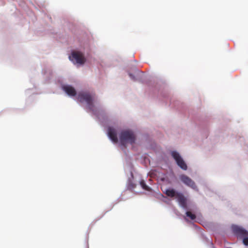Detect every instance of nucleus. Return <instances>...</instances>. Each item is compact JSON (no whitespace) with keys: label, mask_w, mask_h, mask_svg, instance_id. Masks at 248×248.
<instances>
[{"label":"nucleus","mask_w":248,"mask_h":248,"mask_svg":"<svg viewBox=\"0 0 248 248\" xmlns=\"http://www.w3.org/2000/svg\"><path fill=\"white\" fill-rule=\"evenodd\" d=\"M69 59L74 62H75L79 64H83L86 61L83 54L78 51L73 52L71 56H69Z\"/></svg>","instance_id":"obj_4"},{"label":"nucleus","mask_w":248,"mask_h":248,"mask_svg":"<svg viewBox=\"0 0 248 248\" xmlns=\"http://www.w3.org/2000/svg\"><path fill=\"white\" fill-rule=\"evenodd\" d=\"M140 185L144 190L149 191L151 190V188L146 184L144 180H142L140 182Z\"/></svg>","instance_id":"obj_11"},{"label":"nucleus","mask_w":248,"mask_h":248,"mask_svg":"<svg viewBox=\"0 0 248 248\" xmlns=\"http://www.w3.org/2000/svg\"><path fill=\"white\" fill-rule=\"evenodd\" d=\"M171 154L179 167L184 170H187V167L186 163L178 152L172 151Z\"/></svg>","instance_id":"obj_5"},{"label":"nucleus","mask_w":248,"mask_h":248,"mask_svg":"<svg viewBox=\"0 0 248 248\" xmlns=\"http://www.w3.org/2000/svg\"><path fill=\"white\" fill-rule=\"evenodd\" d=\"M120 140L121 144L125 146L127 143L132 144L135 140V136L133 132L130 130H124L121 132L120 135Z\"/></svg>","instance_id":"obj_1"},{"label":"nucleus","mask_w":248,"mask_h":248,"mask_svg":"<svg viewBox=\"0 0 248 248\" xmlns=\"http://www.w3.org/2000/svg\"><path fill=\"white\" fill-rule=\"evenodd\" d=\"M186 215L187 217H189L192 220H194L196 218L195 215L194 214H192L190 211H187L186 212Z\"/></svg>","instance_id":"obj_12"},{"label":"nucleus","mask_w":248,"mask_h":248,"mask_svg":"<svg viewBox=\"0 0 248 248\" xmlns=\"http://www.w3.org/2000/svg\"><path fill=\"white\" fill-rule=\"evenodd\" d=\"M180 205L184 208H187L186 199L184 195L180 192L177 193L175 197Z\"/></svg>","instance_id":"obj_7"},{"label":"nucleus","mask_w":248,"mask_h":248,"mask_svg":"<svg viewBox=\"0 0 248 248\" xmlns=\"http://www.w3.org/2000/svg\"><path fill=\"white\" fill-rule=\"evenodd\" d=\"M63 91L70 96H74L76 95V91L74 88L69 85H65L62 87Z\"/></svg>","instance_id":"obj_9"},{"label":"nucleus","mask_w":248,"mask_h":248,"mask_svg":"<svg viewBox=\"0 0 248 248\" xmlns=\"http://www.w3.org/2000/svg\"><path fill=\"white\" fill-rule=\"evenodd\" d=\"M164 192L167 196L170 198L176 197L178 193L173 188L167 189L165 191H164Z\"/></svg>","instance_id":"obj_10"},{"label":"nucleus","mask_w":248,"mask_h":248,"mask_svg":"<svg viewBox=\"0 0 248 248\" xmlns=\"http://www.w3.org/2000/svg\"><path fill=\"white\" fill-rule=\"evenodd\" d=\"M129 76L132 77V75L131 74H130Z\"/></svg>","instance_id":"obj_13"},{"label":"nucleus","mask_w":248,"mask_h":248,"mask_svg":"<svg viewBox=\"0 0 248 248\" xmlns=\"http://www.w3.org/2000/svg\"><path fill=\"white\" fill-rule=\"evenodd\" d=\"M78 99L81 102H85L88 108L93 110L94 107L93 97L88 93H80L78 94Z\"/></svg>","instance_id":"obj_2"},{"label":"nucleus","mask_w":248,"mask_h":248,"mask_svg":"<svg viewBox=\"0 0 248 248\" xmlns=\"http://www.w3.org/2000/svg\"><path fill=\"white\" fill-rule=\"evenodd\" d=\"M233 231L234 233L238 236H240L243 238V244L246 245H248V232L245 229L235 226L233 228Z\"/></svg>","instance_id":"obj_3"},{"label":"nucleus","mask_w":248,"mask_h":248,"mask_svg":"<svg viewBox=\"0 0 248 248\" xmlns=\"http://www.w3.org/2000/svg\"><path fill=\"white\" fill-rule=\"evenodd\" d=\"M108 135L111 140L115 143L118 142V138L115 130L111 127H109L108 129Z\"/></svg>","instance_id":"obj_8"},{"label":"nucleus","mask_w":248,"mask_h":248,"mask_svg":"<svg viewBox=\"0 0 248 248\" xmlns=\"http://www.w3.org/2000/svg\"><path fill=\"white\" fill-rule=\"evenodd\" d=\"M180 179L181 181L187 186L194 190H198L197 187L195 182L187 176L182 174L180 176Z\"/></svg>","instance_id":"obj_6"}]
</instances>
